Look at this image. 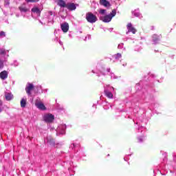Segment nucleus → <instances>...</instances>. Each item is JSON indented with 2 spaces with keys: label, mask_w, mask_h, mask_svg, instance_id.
I'll return each instance as SVG.
<instances>
[{
  "label": "nucleus",
  "mask_w": 176,
  "mask_h": 176,
  "mask_svg": "<svg viewBox=\"0 0 176 176\" xmlns=\"http://www.w3.org/2000/svg\"><path fill=\"white\" fill-rule=\"evenodd\" d=\"M0 54L1 55L6 54V51L5 50H0Z\"/></svg>",
  "instance_id": "5701e85b"
},
{
  "label": "nucleus",
  "mask_w": 176,
  "mask_h": 176,
  "mask_svg": "<svg viewBox=\"0 0 176 176\" xmlns=\"http://www.w3.org/2000/svg\"><path fill=\"white\" fill-rule=\"evenodd\" d=\"M105 12H106V10L101 9V10H100V11H99V13H100V14H105Z\"/></svg>",
  "instance_id": "4be33fe9"
},
{
  "label": "nucleus",
  "mask_w": 176,
  "mask_h": 176,
  "mask_svg": "<svg viewBox=\"0 0 176 176\" xmlns=\"http://www.w3.org/2000/svg\"><path fill=\"white\" fill-rule=\"evenodd\" d=\"M0 78L2 80H5L8 78V72L4 70L0 73Z\"/></svg>",
  "instance_id": "ddd939ff"
},
{
  "label": "nucleus",
  "mask_w": 176,
  "mask_h": 176,
  "mask_svg": "<svg viewBox=\"0 0 176 176\" xmlns=\"http://www.w3.org/2000/svg\"><path fill=\"white\" fill-rule=\"evenodd\" d=\"M100 5H102V6H104L105 8H108L111 6V3L109 1L107 0H100Z\"/></svg>",
  "instance_id": "f8f14e48"
},
{
  "label": "nucleus",
  "mask_w": 176,
  "mask_h": 176,
  "mask_svg": "<svg viewBox=\"0 0 176 176\" xmlns=\"http://www.w3.org/2000/svg\"><path fill=\"white\" fill-rule=\"evenodd\" d=\"M35 105L38 108V109H41L42 111H45L46 109L45 104L42 102H38V100H36Z\"/></svg>",
  "instance_id": "6e6552de"
},
{
  "label": "nucleus",
  "mask_w": 176,
  "mask_h": 176,
  "mask_svg": "<svg viewBox=\"0 0 176 176\" xmlns=\"http://www.w3.org/2000/svg\"><path fill=\"white\" fill-rule=\"evenodd\" d=\"M5 36H6V34L5 33V32L3 31L0 32V37L3 38Z\"/></svg>",
  "instance_id": "aec40b11"
},
{
  "label": "nucleus",
  "mask_w": 176,
  "mask_h": 176,
  "mask_svg": "<svg viewBox=\"0 0 176 176\" xmlns=\"http://www.w3.org/2000/svg\"><path fill=\"white\" fill-rule=\"evenodd\" d=\"M161 38H162V34H160V36L157 34H153L152 36L153 42L154 43H157V42H159V41H160Z\"/></svg>",
  "instance_id": "1a4fd4ad"
},
{
  "label": "nucleus",
  "mask_w": 176,
  "mask_h": 176,
  "mask_svg": "<svg viewBox=\"0 0 176 176\" xmlns=\"http://www.w3.org/2000/svg\"><path fill=\"white\" fill-rule=\"evenodd\" d=\"M34 90V85L30 83L28 86L25 88V91L28 96H31V91Z\"/></svg>",
  "instance_id": "0eeeda50"
},
{
  "label": "nucleus",
  "mask_w": 176,
  "mask_h": 176,
  "mask_svg": "<svg viewBox=\"0 0 176 176\" xmlns=\"http://www.w3.org/2000/svg\"><path fill=\"white\" fill-rule=\"evenodd\" d=\"M85 19L88 23H90L91 24H94L98 20L97 18V16H96L92 12H87L85 15Z\"/></svg>",
  "instance_id": "f03ea898"
},
{
  "label": "nucleus",
  "mask_w": 176,
  "mask_h": 176,
  "mask_svg": "<svg viewBox=\"0 0 176 176\" xmlns=\"http://www.w3.org/2000/svg\"><path fill=\"white\" fill-rule=\"evenodd\" d=\"M13 94H12L11 93H8L6 94V100L7 101H10V100H13Z\"/></svg>",
  "instance_id": "dca6fc26"
},
{
  "label": "nucleus",
  "mask_w": 176,
  "mask_h": 176,
  "mask_svg": "<svg viewBox=\"0 0 176 176\" xmlns=\"http://www.w3.org/2000/svg\"><path fill=\"white\" fill-rule=\"evenodd\" d=\"M66 8L71 11L75 10L76 9V6L74 3H67L66 4Z\"/></svg>",
  "instance_id": "423d86ee"
},
{
  "label": "nucleus",
  "mask_w": 176,
  "mask_h": 176,
  "mask_svg": "<svg viewBox=\"0 0 176 176\" xmlns=\"http://www.w3.org/2000/svg\"><path fill=\"white\" fill-rule=\"evenodd\" d=\"M43 120L47 123H52L54 120V116L52 114H46L43 116Z\"/></svg>",
  "instance_id": "7ed1b4c3"
},
{
  "label": "nucleus",
  "mask_w": 176,
  "mask_h": 176,
  "mask_svg": "<svg viewBox=\"0 0 176 176\" xmlns=\"http://www.w3.org/2000/svg\"><path fill=\"white\" fill-rule=\"evenodd\" d=\"M10 3L9 2L8 0L5 1V5H9Z\"/></svg>",
  "instance_id": "393cba45"
},
{
  "label": "nucleus",
  "mask_w": 176,
  "mask_h": 176,
  "mask_svg": "<svg viewBox=\"0 0 176 176\" xmlns=\"http://www.w3.org/2000/svg\"><path fill=\"white\" fill-rule=\"evenodd\" d=\"M116 16V10L113 9L109 14L105 15L100 18L103 23H109L112 21V18Z\"/></svg>",
  "instance_id": "f257e3e1"
},
{
  "label": "nucleus",
  "mask_w": 176,
  "mask_h": 176,
  "mask_svg": "<svg viewBox=\"0 0 176 176\" xmlns=\"http://www.w3.org/2000/svg\"><path fill=\"white\" fill-rule=\"evenodd\" d=\"M48 13H49V14H50V16H53V12L49 11Z\"/></svg>",
  "instance_id": "a878e982"
},
{
  "label": "nucleus",
  "mask_w": 176,
  "mask_h": 176,
  "mask_svg": "<svg viewBox=\"0 0 176 176\" xmlns=\"http://www.w3.org/2000/svg\"><path fill=\"white\" fill-rule=\"evenodd\" d=\"M60 28L63 32H68V30H69V24H68L67 22H65L60 25Z\"/></svg>",
  "instance_id": "39448f33"
},
{
  "label": "nucleus",
  "mask_w": 176,
  "mask_h": 176,
  "mask_svg": "<svg viewBox=\"0 0 176 176\" xmlns=\"http://www.w3.org/2000/svg\"><path fill=\"white\" fill-rule=\"evenodd\" d=\"M116 60H119V58H122V54H117L116 55Z\"/></svg>",
  "instance_id": "412c9836"
},
{
  "label": "nucleus",
  "mask_w": 176,
  "mask_h": 176,
  "mask_svg": "<svg viewBox=\"0 0 176 176\" xmlns=\"http://www.w3.org/2000/svg\"><path fill=\"white\" fill-rule=\"evenodd\" d=\"M126 28L128 30V32H132V34H135V32H137V29L133 27V24H131V23H129L126 25Z\"/></svg>",
  "instance_id": "20e7f679"
},
{
  "label": "nucleus",
  "mask_w": 176,
  "mask_h": 176,
  "mask_svg": "<svg viewBox=\"0 0 176 176\" xmlns=\"http://www.w3.org/2000/svg\"><path fill=\"white\" fill-rule=\"evenodd\" d=\"M56 3L60 8H67V3L64 0H56Z\"/></svg>",
  "instance_id": "9d476101"
},
{
  "label": "nucleus",
  "mask_w": 176,
  "mask_h": 176,
  "mask_svg": "<svg viewBox=\"0 0 176 176\" xmlns=\"http://www.w3.org/2000/svg\"><path fill=\"white\" fill-rule=\"evenodd\" d=\"M25 105H27V99L22 98L21 100V107L22 108H25Z\"/></svg>",
  "instance_id": "a211bd4d"
},
{
  "label": "nucleus",
  "mask_w": 176,
  "mask_h": 176,
  "mask_svg": "<svg viewBox=\"0 0 176 176\" xmlns=\"http://www.w3.org/2000/svg\"><path fill=\"white\" fill-rule=\"evenodd\" d=\"M32 12L33 13H36V14H37L38 16H41V11L38 7H34L33 8H32Z\"/></svg>",
  "instance_id": "4468645a"
},
{
  "label": "nucleus",
  "mask_w": 176,
  "mask_h": 176,
  "mask_svg": "<svg viewBox=\"0 0 176 176\" xmlns=\"http://www.w3.org/2000/svg\"><path fill=\"white\" fill-rule=\"evenodd\" d=\"M1 105H2V102L0 100V107H1ZM0 112H2V109H0Z\"/></svg>",
  "instance_id": "bb28decb"
},
{
  "label": "nucleus",
  "mask_w": 176,
  "mask_h": 176,
  "mask_svg": "<svg viewBox=\"0 0 176 176\" xmlns=\"http://www.w3.org/2000/svg\"><path fill=\"white\" fill-rule=\"evenodd\" d=\"M104 94H105V96H107L108 98H113V94H112V92H111L108 90L104 91Z\"/></svg>",
  "instance_id": "2eb2a0df"
},
{
  "label": "nucleus",
  "mask_w": 176,
  "mask_h": 176,
  "mask_svg": "<svg viewBox=\"0 0 176 176\" xmlns=\"http://www.w3.org/2000/svg\"><path fill=\"white\" fill-rule=\"evenodd\" d=\"M3 68V61L0 60V69Z\"/></svg>",
  "instance_id": "b1692460"
},
{
  "label": "nucleus",
  "mask_w": 176,
  "mask_h": 176,
  "mask_svg": "<svg viewBox=\"0 0 176 176\" xmlns=\"http://www.w3.org/2000/svg\"><path fill=\"white\" fill-rule=\"evenodd\" d=\"M47 140L50 145H55L56 142H54V139H53V138L49 137V138H47Z\"/></svg>",
  "instance_id": "f3484780"
},
{
  "label": "nucleus",
  "mask_w": 176,
  "mask_h": 176,
  "mask_svg": "<svg viewBox=\"0 0 176 176\" xmlns=\"http://www.w3.org/2000/svg\"><path fill=\"white\" fill-rule=\"evenodd\" d=\"M19 9L20 12H23V13H27V12H28V10H30L25 6V3H23L21 6L19 7Z\"/></svg>",
  "instance_id": "9b49d317"
},
{
  "label": "nucleus",
  "mask_w": 176,
  "mask_h": 176,
  "mask_svg": "<svg viewBox=\"0 0 176 176\" xmlns=\"http://www.w3.org/2000/svg\"><path fill=\"white\" fill-rule=\"evenodd\" d=\"M27 3H34L36 2H39V0H25Z\"/></svg>",
  "instance_id": "6ab92c4d"
}]
</instances>
